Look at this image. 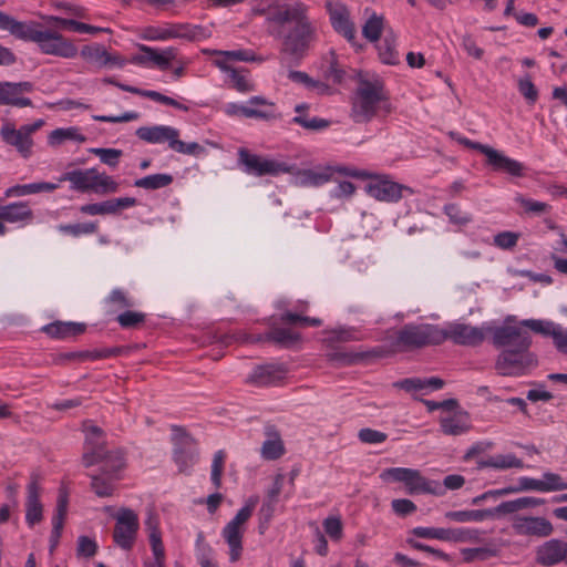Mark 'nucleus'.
Listing matches in <instances>:
<instances>
[{"instance_id":"11","label":"nucleus","mask_w":567,"mask_h":567,"mask_svg":"<svg viewBox=\"0 0 567 567\" xmlns=\"http://www.w3.org/2000/svg\"><path fill=\"white\" fill-rule=\"evenodd\" d=\"M224 112L228 116H240L245 118H257L269 121L277 118L275 113V104L262 96H251L246 105L238 103H228L225 105Z\"/></svg>"},{"instance_id":"5","label":"nucleus","mask_w":567,"mask_h":567,"mask_svg":"<svg viewBox=\"0 0 567 567\" xmlns=\"http://www.w3.org/2000/svg\"><path fill=\"white\" fill-rule=\"evenodd\" d=\"M532 340L523 339L516 348L504 349L496 359L495 369L504 377H520L537 365L536 355L530 352Z\"/></svg>"},{"instance_id":"23","label":"nucleus","mask_w":567,"mask_h":567,"mask_svg":"<svg viewBox=\"0 0 567 567\" xmlns=\"http://www.w3.org/2000/svg\"><path fill=\"white\" fill-rule=\"evenodd\" d=\"M138 49L143 54H136L131 59L132 63L138 65L152 62L161 70H166L168 69L171 61L176 58V50L174 48H167L162 52H158L156 49L140 44Z\"/></svg>"},{"instance_id":"46","label":"nucleus","mask_w":567,"mask_h":567,"mask_svg":"<svg viewBox=\"0 0 567 567\" xmlns=\"http://www.w3.org/2000/svg\"><path fill=\"white\" fill-rule=\"evenodd\" d=\"M110 311L117 312L123 309H130L134 306L132 298L123 289H113L105 300Z\"/></svg>"},{"instance_id":"54","label":"nucleus","mask_w":567,"mask_h":567,"mask_svg":"<svg viewBox=\"0 0 567 567\" xmlns=\"http://www.w3.org/2000/svg\"><path fill=\"white\" fill-rule=\"evenodd\" d=\"M280 321L284 323H289V324H300L302 327H307V326L320 327V326H322V320L319 318L301 316V315L293 313L290 311L282 313L280 317Z\"/></svg>"},{"instance_id":"32","label":"nucleus","mask_w":567,"mask_h":567,"mask_svg":"<svg viewBox=\"0 0 567 567\" xmlns=\"http://www.w3.org/2000/svg\"><path fill=\"white\" fill-rule=\"evenodd\" d=\"M546 501L544 498L524 496L513 501L502 502L496 506L498 515L513 514L522 509L533 508L544 505Z\"/></svg>"},{"instance_id":"21","label":"nucleus","mask_w":567,"mask_h":567,"mask_svg":"<svg viewBox=\"0 0 567 567\" xmlns=\"http://www.w3.org/2000/svg\"><path fill=\"white\" fill-rule=\"evenodd\" d=\"M567 561V543L560 539H549L536 550V561L542 566H554Z\"/></svg>"},{"instance_id":"30","label":"nucleus","mask_w":567,"mask_h":567,"mask_svg":"<svg viewBox=\"0 0 567 567\" xmlns=\"http://www.w3.org/2000/svg\"><path fill=\"white\" fill-rule=\"evenodd\" d=\"M120 471L110 472L105 470V464L101 466V474L90 475L91 488L99 497H110L114 492V482L118 478Z\"/></svg>"},{"instance_id":"37","label":"nucleus","mask_w":567,"mask_h":567,"mask_svg":"<svg viewBox=\"0 0 567 567\" xmlns=\"http://www.w3.org/2000/svg\"><path fill=\"white\" fill-rule=\"evenodd\" d=\"M524 463L520 458H517L514 454H499L489 456L486 460H481L477 463L478 468L493 467L497 470L507 468H522Z\"/></svg>"},{"instance_id":"12","label":"nucleus","mask_w":567,"mask_h":567,"mask_svg":"<svg viewBox=\"0 0 567 567\" xmlns=\"http://www.w3.org/2000/svg\"><path fill=\"white\" fill-rule=\"evenodd\" d=\"M115 519L114 543L122 549L130 550L135 543L140 527L137 514L131 508H121Z\"/></svg>"},{"instance_id":"38","label":"nucleus","mask_w":567,"mask_h":567,"mask_svg":"<svg viewBox=\"0 0 567 567\" xmlns=\"http://www.w3.org/2000/svg\"><path fill=\"white\" fill-rule=\"evenodd\" d=\"M520 326L529 328L532 331L543 334L545 337H551L555 347H557L558 337L561 332V326L555 324L551 321H543L538 319H525L520 321Z\"/></svg>"},{"instance_id":"27","label":"nucleus","mask_w":567,"mask_h":567,"mask_svg":"<svg viewBox=\"0 0 567 567\" xmlns=\"http://www.w3.org/2000/svg\"><path fill=\"white\" fill-rule=\"evenodd\" d=\"M532 340L527 331L515 326H501L493 330V344L496 348H516L523 339Z\"/></svg>"},{"instance_id":"25","label":"nucleus","mask_w":567,"mask_h":567,"mask_svg":"<svg viewBox=\"0 0 567 567\" xmlns=\"http://www.w3.org/2000/svg\"><path fill=\"white\" fill-rule=\"evenodd\" d=\"M34 219L33 210L28 202H13L0 205V220L9 224H31Z\"/></svg>"},{"instance_id":"45","label":"nucleus","mask_w":567,"mask_h":567,"mask_svg":"<svg viewBox=\"0 0 567 567\" xmlns=\"http://www.w3.org/2000/svg\"><path fill=\"white\" fill-rule=\"evenodd\" d=\"M267 340L282 347H290L300 340V334L287 328H275L267 332Z\"/></svg>"},{"instance_id":"43","label":"nucleus","mask_w":567,"mask_h":567,"mask_svg":"<svg viewBox=\"0 0 567 567\" xmlns=\"http://www.w3.org/2000/svg\"><path fill=\"white\" fill-rule=\"evenodd\" d=\"M525 491L544 492V484L542 480L523 476L518 478L517 485L498 488L497 492L493 493L498 495H509Z\"/></svg>"},{"instance_id":"63","label":"nucleus","mask_w":567,"mask_h":567,"mask_svg":"<svg viewBox=\"0 0 567 567\" xmlns=\"http://www.w3.org/2000/svg\"><path fill=\"white\" fill-rule=\"evenodd\" d=\"M91 152L100 157L103 164L116 167L122 156V151L116 148H92Z\"/></svg>"},{"instance_id":"3","label":"nucleus","mask_w":567,"mask_h":567,"mask_svg":"<svg viewBox=\"0 0 567 567\" xmlns=\"http://www.w3.org/2000/svg\"><path fill=\"white\" fill-rule=\"evenodd\" d=\"M85 440L83 444L82 464L91 467L95 464H105L110 472L121 471L125 463L123 453L120 450L106 447L105 433L96 425L85 427Z\"/></svg>"},{"instance_id":"42","label":"nucleus","mask_w":567,"mask_h":567,"mask_svg":"<svg viewBox=\"0 0 567 567\" xmlns=\"http://www.w3.org/2000/svg\"><path fill=\"white\" fill-rule=\"evenodd\" d=\"M137 204L134 197L112 198L97 203L99 215H116L122 209L134 207Z\"/></svg>"},{"instance_id":"47","label":"nucleus","mask_w":567,"mask_h":567,"mask_svg":"<svg viewBox=\"0 0 567 567\" xmlns=\"http://www.w3.org/2000/svg\"><path fill=\"white\" fill-rule=\"evenodd\" d=\"M51 21H54L59 27L61 28H68L72 31L79 32V33H90L95 34L102 31H105V29L100 27H94L91 24H86L73 19H65L60 17H50Z\"/></svg>"},{"instance_id":"60","label":"nucleus","mask_w":567,"mask_h":567,"mask_svg":"<svg viewBox=\"0 0 567 567\" xmlns=\"http://www.w3.org/2000/svg\"><path fill=\"white\" fill-rule=\"evenodd\" d=\"M544 493L567 489V482L557 473L545 472L543 474Z\"/></svg>"},{"instance_id":"44","label":"nucleus","mask_w":567,"mask_h":567,"mask_svg":"<svg viewBox=\"0 0 567 567\" xmlns=\"http://www.w3.org/2000/svg\"><path fill=\"white\" fill-rule=\"evenodd\" d=\"M384 28V18L375 12L368 18L362 27L363 37L370 42H377L380 40Z\"/></svg>"},{"instance_id":"51","label":"nucleus","mask_w":567,"mask_h":567,"mask_svg":"<svg viewBox=\"0 0 567 567\" xmlns=\"http://www.w3.org/2000/svg\"><path fill=\"white\" fill-rule=\"evenodd\" d=\"M117 190L118 183L115 182L112 176L97 171V177L94 179L92 192L95 194L106 195L116 193Z\"/></svg>"},{"instance_id":"62","label":"nucleus","mask_w":567,"mask_h":567,"mask_svg":"<svg viewBox=\"0 0 567 567\" xmlns=\"http://www.w3.org/2000/svg\"><path fill=\"white\" fill-rule=\"evenodd\" d=\"M515 202L518 203L526 213L540 215L546 213L549 209V205L543 202L525 198L523 195L518 194L515 197Z\"/></svg>"},{"instance_id":"33","label":"nucleus","mask_w":567,"mask_h":567,"mask_svg":"<svg viewBox=\"0 0 567 567\" xmlns=\"http://www.w3.org/2000/svg\"><path fill=\"white\" fill-rule=\"evenodd\" d=\"M441 430L446 435H461L470 430L468 414L458 412L454 415L442 417L440 421Z\"/></svg>"},{"instance_id":"17","label":"nucleus","mask_w":567,"mask_h":567,"mask_svg":"<svg viewBox=\"0 0 567 567\" xmlns=\"http://www.w3.org/2000/svg\"><path fill=\"white\" fill-rule=\"evenodd\" d=\"M411 533L421 538L454 543L473 540L478 536V530L470 528L415 527Z\"/></svg>"},{"instance_id":"29","label":"nucleus","mask_w":567,"mask_h":567,"mask_svg":"<svg viewBox=\"0 0 567 567\" xmlns=\"http://www.w3.org/2000/svg\"><path fill=\"white\" fill-rule=\"evenodd\" d=\"M267 440L262 443L261 455L265 460H278L285 453L284 442L277 427L267 424L264 429Z\"/></svg>"},{"instance_id":"59","label":"nucleus","mask_w":567,"mask_h":567,"mask_svg":"<svg viewBox=\"0 0 567 567\" xmlns=\"http://www.w3.org/2000/svg\"><path fill=\"white\" fill-rule=\"evenodd\" d=\"M138 95L148 97L155 102H158V103H162L165 105L173 106L181 111H185V112L188 111V107L186 105H184V104L179 103L178 101H176L175 99L164 95L157 91L141 90V93H138Z\"/></svg>"},{"instance_id":"64","label":"nucleus","mask_w":567,"mask_h":567,"mask_svg":"<svg viewBox=\"0 0 567 567\" xmlns=\"http://www.w3.org/2000/svg\"><path fill=\"white\" fill-rule=\"evenodd\" d=\"M518 91L529 104H535L538 99V90L532 82L529 74L518 81Z\"/></svg>"},{"instance_id":"15","label":"nucleus","mask_w":567,"mask_h":567,"mask_svg":"<svg viewBox=\"0 0 567 567\" xmlns=\"http://www.w3.org/2000/svg\"><path fill=\"white\" fill-rule=\"evenodd\" d=\"M439 332L443 336L440 339V344L445 340H451L455 344L464 347H476L485 340V333L482 328L472 327L466 323L453 322L446 329L439 327Z\"/></svg>"},{"instance_id":"20","label":"nucleus","mask_w":567,"mask_h":567,"mask_svg":"<svg viewBox=\"0 0 567 567\" xmlns=\"http://www.w3.org/2000/svg\"><path fill=\"white\" fill-rule=\"evenodd\" d=\"M513 529L517 535L547 537L551 535L553 524L545 517L515 516Z\"/></svg>"},{"instance_id":"41","label":"nucleus","mask_w":567,"mask_h":567,"mask_svg":"<svg viewBox=\"0 0 567 567\" xmlns=\"http://www.w3.org/2000/svg\"><path fill=\"white\" fill-rule=\"evenodd\" d=\"M173 181V175L167 173H158L135 179L134 186L147 190H156L169 186Z\"/></svg>"},{"instance_id":"35","label":"nucleus","mask_w":567,"mask_h":567,"mask_svg":"<svg viewBox=\"0 0 567 567\" xmlns=\"http://www.w3.org/2000/svg\"><path fill=\"white\" fill-rule=\"evenodd\" d=\"M495 171H503L516 177L523 176L524 166L520 162L505 156L497 150L494 152L491 161L488 162Z\"/></svg>"},{"instance_id":"34","label":"nucleus","mask_w":567,"mask_h":567,"mask_svg":"<svg viewBox=\"0 0 567 567\" xmlns=\"http://www.w3.org/2000/svg\"><path fill=\"white\" fill-rule=\"evenodd\" d=\"M498 515L496 507L486 509H470V511H451L445 514V517L457 523L466 522H483Z\"/></svg>"},{"instance_id":"6","label":"nucleus","mask_w":567,"mask_h":567,"mask_svg":"<svg viewBox=\"0 0 567 567\" xmlns=\"http://www.w3.org/2000/svg\"><path fill=\"white\" fill-rule=\"evenodd\" d=\"M383 100V87L379 82L362 80L355 92L350 116L355 123L371 121L378 111V105Z\"/></svg>"},{"instance_id":"18","label":"nucleus","mask_w":567,"mask_h":567,"mask_svg":"<svg viewBox=\"0 0 567 567\" xmlns=\"http://www.w3.org/2000/svg\"><path fill=\"white\" fill-rule=\"evenodd\" d=\"M327 11L333 30L342 35L349 43H355V27L350 19L348 8L342 3H327Z\"/></svg>"},{"instance_id":"56","label":"nucleus","mask_w":567,"mask_h":567,"mask_svg":"<svg viewBox=\"0 0 567 567\" xmlns=\"http://www.w3.org/2000/svg\"><path fill=\"white\" fill-rule=\"evenodd\" d=\"M203 534H199L197 537L198 550L196 557L199 567H219L212 558V547L207 544H203Z\"/></svg>"},{"instance_id":"22","label":"nucleus","mask_w":567,"mask_h":567,"mask_svg":"<svg viewBox=\"0 0 567 567\" xmlns=\"http://www.w3.org/2000/svg\"><path fill=\"white\" fill-rule=\"evenodd\" d=\"M0 136L6 144L13 146L23 158L31 156L33 140L24 135L21 128L17 130L13 124L6 123L0 130Z\"/></svg>"},{"instance_id":"9","label":"nucleus","mask_w":567,"mask_h":567,"mask_svg":"<svg viewBox=\"0 0 567 567\" xmlns=\"http://www.w3.org/2000/svg\"><path fill=\"white\" fill-rule=\"evenodd\" d=\"M173 431V460L179 473L189 474L198 461L196 441L181 426L174 425Z\"/></svg>"},{"instance_id":"50","label":"nucleus","mask_w":567,"mask_h":567,"mask_svg":"<svg viewBox=\"0 0 567 567\" xmlns=\"http://www.w3.org/2000/svg\"><path fill=\"white\" fill-rule=\"evenodd\" d=\"M107 51L102 44H91V45H84L81 49V56L91 62L96 64L99 68L105 66V59H106Z\"/></svg>"},{"instance_id":"2","label":"nucleus","mask_w":567,"mask_h":567,"mask_svg":"<svg viewBox=\"0 0 567 567\" xmlns=\"http://www.w3.org/2000/svg\"><path fill=\"white\" fill-rule=\"evenodd\" d=\"M37 22L18 21L6 12L0 11V30L9 31L22 41L34 42L43 54L64 59H73L78 48L58 31L41 30Z\"/></svg>"},{"instance_id":"49","label":"nucleus","mask_w":567,"mask_h":567,"mask_svg":"<svg viewBox=\"0 0 567 567\" xmlns=\"http://www.w3.org/2000/svg\"><path fill=\"white\" fill-rule=\"evenodd\" d=\"M66 140L83 143L86 138L79 132L76 127L56 128L52 131L49 135L50 145H59Z\"/></svg>"},{"instance_id":"61","label":"nucleus","mask_w":567,"mask_h":567,"mask_svg":"<svg viewBox=\"0 0 567 567\" xmlns=\"http://www.w3.org/2000/svg\"><path fill=\"white\" fill-rule=\"evenodd\" d=\"M172 150L181 154L194 156H199L206 152L205 147L197 142L185 143L179 137L173 141Z\"/></svg>"},{"instance_id":"39","label":"nucleus","mask_w":567,"mask_h":567,"mask_svg":"<svg viewBox=\"0 0 567 567\" xmlns=\"http://www.w3.org/2000/svg\"><path fill=\"white\" fill-rule=\"evenodd\" d=\"M329 348L330 351L326 353L327 360L337 367H349L361 362V354H358V351H347L334 346Z\"/></svg>"},{"instance_id":"28","label":"nucleus","mask_w":567,"mask_h":567,"mask_svg":"<svg viewBox=\"0 0 567 567\" xmlns=\"http://www.w3.org/2000/svg\"><path fill=\"white\" fill-rule=\"evenodd\" d=\"M97 177V168L73 169L63 173L59 181L70 182V188L80 193L92 192L94 179Z\"/></svg>"},{"instance_id":"10","label":"nucleus","mask_w":567,"mask_h":567,"mask_svg":"<svg viewBox=\"0 0 567 567\" xmlns=\"http://www.w3.org/2000/svg\"><path fill=\"white\" fill-rule=\"evenodd\" d=\"M238 163L244 166L245 173L258 177L266 175L277 176L289 172L286 163L252 154L243 147L238 150Z\"/></svg>"},{"instance_id":"16","label":"nucleus","mask_w":567,"mask_h":567,"mask_svg":"<svg viewBox=\"0 0 567 567\" xmlns=\"http://www.w3.org/2000/svg\"><path fill=\"white\" fill-rule=\"evenodd\" d=\"M33 90L34 84L30 81H0V105L32 107V101L23 95L31 93Z\"/></svg>"},{"instance_id":"36","label":"nucleus","mask_w":567,"mask_h":567,"mask_svg":"<svg viewBox=\"0 0 567 567\" xmlns=\"http://www.w3.org/2000/svg\"><path fill=\"white\" fill-rule=\"evenodd\" d=\"M58 188L56 184L48 182H39L23 185H14L9 187L4 192V197H22L31 194H38L41 192H53Z\"/></svg>"},{"instance_id":"14","label":"nucleus","mask_w":567,"mask_h":567,"mask_svg":"<svg viewBox=\"0 0 567 567\" xmlns=\"http://www.w3.org/2000/svg\"><path fill=\"white\" fill-rule=\"evenodd\" d=\"M369 196L380 202L396 203L403 197V192L413 194V189L409 186L393 182L386 175L374 176L365 186Z\"/></svg>"},{"instance_id":"57","label":"nucleus","mask_w":567,"mask_h":567,"mask_svg":"<svg viewBox=\"0 0 567 567\" xmlns=\"http://www.w3.org/2000/svg\"><path fill=\"white\" fill-rule=\"evenodd\" d=\"M145 313L126 310L116 317V321L124 329L136 328L145 321Z\"/></svg>"},{"instance_id":"48","label":"nucleus","mask_w":567,"mask_h":567,"mask_svg":"<svg viewBox=\"0 0 567 567\" xmlns=\"http://www.w3.org/2000/svg\"><path fill=\"white\" fill-rule=\"evenodd\" d=\"M97 227V221L61 224L58 226V230L72 237H79L81 235H90L96 233Z\"/></svg>"},{"instance_id":"31","label":"nucleus","mask_w":567,"mask_h":567,"mask_svg":"<svg viewBox=\"0 0 567 567\" xmlns=\"http://www.w3.org/2000/svg\"><path fill=\"white\" fill-rule=\"evenodd\" d=\"M86 329L84 323L55 321L42 328V330L54 339H66L83 333Z\"/></svg>"},{"instance_id":"55","label":"nucleus","mask_w":567,"mask_h":567,"mask_svg":"<svg viewBox=\"0 0 567 567\" xmlns=\"http://www.w3.org/2000/svg\"><path fill=\"white\" fill-rule=\"evenodd\" d=\"M210 54L223 55L226 60L234 61H244V62H254L261 61L260 58H257L256 54L251 50H233V51H221V50H212L206 51Z\"/></svg>"},{"instance_id":"52","label":"nucleus","mask_w":567,"mask_h":567,"mask_svg":"<svg viewBox=\"0 0 567 567\" xmlns=\"http://www.w3.org/2000/svg\"><path fill=\"white\" fill-rule=\"evenodd\" d=\"M292 123L300 125L305 130L309 131H322L330 126V121L320 117L309 118L305 114L296 115L292 118Z\"/></svg>"},{"instance_id":"1","label":"nucleus","mask_w":567,"mask_h":567,"mask_svg":"<svg viewBox=\"0 0 567 567\" xmlns=\"http://www.w3.org/2000/svg\"><path fill=\"white\" fill-rule=\"evenodd\" d=\"M308 7L302 2L277 6L267 12V31L282 40L280 53L299 64L317 38L316 27L308 18Z\"/></svg>"},{"instance_id":"40","label":"nucleus","mask_w":567,"mask_h":567,"mask_svg":"<svg viewBox=\"0 0 567 567\" xmlns=\"http://www.w3.org/2000/svg\"><path fill=\"white\" fill-rule=\"evenodd\" d=\"M379 56L384 64L395 65L399 63V52L395 49V37L392 31L388 32L378 45Z\"/></svg>"},{"instance_id":"19","label":"nucleus","mask_w":567,"mask_h":567,"mask_svg":"<svg viewBox=\"0 0 567 567\" xmlns=\"http://www.w3.org/2000/svg\"><path fill=\"white\" fill-rule=\"evenodd\" d=\"M288 369L284 363H267L254 368L247 382L256 386L280 384L287 377Z\"/></svg>"},{"instance_id":"8","label":"nucleus","mask_w":567,"mask_h":567,"mask_svg":"<svg viewBox=\"0 0 567 567\" xmlns=\"http://www.w3.org/2000/svg\"><path fill=\"white\" fill-rule=\"evenodd\" d=\"M255 509V502H248L243 506L234 518L226 524L221 530V536L229 546V560L236 563L243 554V536L245 524L251 517Z\"/></svg>"},{"instance_id":"7","label":"nucleus","mask_w":567,"mask_h":567,"mask_svg":"<svg viewBox=\"0 0 567 567\" xmlns=\"http://www.w3.org/2000/svg\"><path fill=\"white\" fill-rule=\"evenodd\" d=\"M381 477L403 483L410 495L415 494H441L440 485L425 478L419 470L408 467H390L383 471Z\"/></svg>"},{"instance_id":"13","label":"nucleus","mask_w":567,"mask_h":567,"mask_svg":"<svg viewBox=\"0 0 567 567\" xmlns=\"http://www.w3.org/2000/svg\"><path fill=\"white\" fill-rule=\"evenodd\" d=\"M204 29L200 25L189 23H174L167 27H148L144 30L142 38L148 41H164L168 39H186L189 41L203 35Z\"/></svg>"},{"instance_id":"24","label":"nucleus","mask_w":567,"mask_h":567,"mask_svg":"<svg viewBox=\"0 0 567 567\" xmlns=\"http://www.w3.org/2000/svg\"><path fill=\"white\" fill-rule=\"evenodd\" d=\"M40 485L37 476H32L27 486L25 522L30 527L39 524L43 518V506L40 502Z\"/></svg>"},{"instance_id":"4","label":"nucleus","mask_w":567,"mask_h":567,"mask_svg":"<svg viewBox=\"0 0 567 567\" xmlns=\"http://www.w3.org/2000/svg\"><path fill=\"white\" fill-rule=\"evenodd\" d=\"M443 336L439 332V326L431 323H406L399 330L385 337L392 346V350L408 352L422 349L427 346H439Z\"/></svg>"},{"instance_id":"53","label":"nucleus","mask_w":567,"mask_h":567,"mask_svg":"<svg viewBox=\"0 0 567 567\" xmlns=\"http://www.w3.org/2000/svg\"><path fill=\"white\" fill-rule=\"evenodd\" d=\"M225 458L226 454L223 450L217 451L213 457L210 480L216 489L221 487V476L224 472Z\"/></svg>"},{"instance_id":"26","label":"nucleus","mask_w":567,"mask_h":567,"mask_svg":"<svg viewBox=\"0 0 567 567\" xmlns=\"http://www.w3.org/2000/svg\"><path fill=\"white\" fill-rule=\"evenodd\" d=\"M135 134L140 140L151 144L167 142L171 150L173 141L179 137V131L177 128L166 125L141 126L136 130Z\"/></svg>"},{"instance_id":"58","label":"nucleus","mask_w":567,"mask_h":567,"mask_svg":"<svg viewBox=\"0 0 567 567\" xmlns=\"http://www.w3.org/2000/svg\"><path fill=\"white\" fill-rule=\"evenodd\" d=\"M444 213L449 216L451 223L458 226H465L473 220L472 215L463 212L456 204L445 205Z\"/></svg>"}]
</instances>
